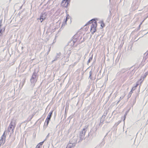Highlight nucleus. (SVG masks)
Listing matches in <instances>:
<instances>
[{
  "label": "nucleus",
  "instance_id": "f257e3e1",
  "mask_svg": "<svg viewBox=\"0 0 148 148\" xmlns=\"http://www.w3.org/2000/svg\"><path fill=\"white\" fill-rule=\"evenodd\" d=\"M90 21H92V24L91 26L90 32L93 34L96 31V27L97 25V22L95 21V20L92 19L88 23H88H91L90 22Z\"/></svg>",
  "mask_w": 148,
  "mask_h": 148
},
{
  "label": "nucleus",
  "instance_id": "f03ea898",
  "mask_svg": "<svg viewBox=\"0 0 148 148\" xmlns=\"http://www.w3.org/2000/svg\"><path fill=\"white\" fill-rule=\"evenodd\" d=\"M9 125L8 127V129L7 132H6V134H5L6 131H5L1 137V139L0 140V147L1 146V145L3 142V141L4 140V142L5 140V138L6 136V135L7 133H8L9 134Z\"/></svg>",
  "mask_w": 148,
  "mask_h": 148
},
{
  "label": "nucleus",
  "instance_id": "7ed1b4c3",
  "mask_svg": "<svg viewBox=\"0 0 148 148\" xmlns=\"http://www.w3.org/2000/svg\"><path fill=\"white\" fill-rule=\"evenodd\" d=\"M70 0H63L61 3V5L64 7H67L69 4Z\"/></svg>",
  "mask_w": 148,
  "mask_h": 148
},
{
  "label": "nucleus",
  "instance_id": "20e7f679",
  "mask_svg": "<svg viewBox=\"0 0 148 148\" xmlns=\"http://www.w3.org/2000/svg\"><path fill=\"white\" fill-rule=\"evenodd\" d=\"M148 75V72H146L144 74V76L143 77H141L140 78V80L141 81L142 80H142L141 81V82H143V80H144V79L147 76V75Z\"/></svg>",
  "mask_w": 148,
  "mask_h": 148
},
{
  "label": "nucleus",
  "instance_id": "39448f33",
  "mask_svg": "<svg viewBox=\"0 0 148 148\" xmlns=\"http://www.w3.org/2000/svg\"><path fill=\"white\" fill-rule=\"evenodd\" d=\"M53 112V111H51L49 113V115L47 116V117L46 119L50 121V119L51 118V115L52 114Z\"/></svg>",
  "mask_w": 148,
  "mask_h": 148
},
{
  "label": "nucleus",
  "instance_id": "423d86ee",
  "mask_svg": "<svg viewBox=\"0 0 148 148\" xmlns=\"http://www.w3.org/2000/svg\"><path fill=\"white\" fill-rule=\"evenodd\" d=\"M44 141L39 143L36 146V148H40L42 146Z\"/></svg>",
  "mask_w": 148,
  "mask_h": 148
},
{
  "label": "nucleus",
  "instance_id": "0eeeda50",
  "mask_svg": "<svg viewBox=\"0 0 148 148\" xmlns=\"http://www.w3.org/2000/svg\"><path fill=\"white\" fill-rule=\"evenodd\" d=\"M73 144L71 143H70L68 144L66 148H73Z\"/></svg>",
  "mask_w": 148,
  "mask_h": 148
},
{
  "label": "nucleus",
  "instance_id": "6e6552de",
  "mask_svg": "<svg viewBox=\"0 0 148 148\" xmlns=\"http://www.w3.org/2000/svg\"><path fill=\"white\" fill-rule=\"evenodd\" d=\"M100 24L101 26L102 27V28H103L104 27L105 25L103 21H101L100 22Z\"/></svg>",
  "mask_w": 148,
  "mask_h": 148
},
{
  "label": "nucleus",
  "instance_id": "1a4fd4ad",
  "mask_svg": "<svg viewBox=\"0 0 148 148\" xmlns=\"http://www.w3.org/2000/svg\"><path fill=\"white\" fill-rule=\"evenodd\" d=\"M50 121L46 119L45 121V125H46L47 126L48 125L49 122Z\"/></svg>",
  "mask_w": 148,
  "mask_h": 148
},
{
  "label": "nucleus",
  "instance_id": "9d476101",
  "mask_svg": "<svg viewBox=\"0 0 148 148\" xmlns=\"http://www.w3.org/2000/svg\"><path fill=\"white\" fill-rule=\"evenodd\" d=\"M138 84H137L135 86L132 87V90L130 91V92H132V91L134 90H135L136 89V88L138 86Z\"/></svg>",
  "mask_w": 148,
  "mask_h": 148
},
{
  "label": "nucleus",
  "instance_id": "9b49d317",
  "mask_svg": "<svg viewBox=\"0 0 148 148\" xmlns=\"http://www.w3.org/2000/svg\"><path fill=\"white\" fill-rule=\"evenodd\" d=\"M68 19V18L67 16L65 20H64V22L63 23V24H62V25H64L66 24V22L67 21Z\"/></svg>",
  "mask_w": 148,
  "mask_h": 148
},
{
  "label": "nucleus",
  "instance_id": "f8f14e48",
  "mask_svg": "<svg viewBox=\"0 0 148 148\" xmlns=\"http://www.w3.org/2000/svg\"><path fill=\"white\" fill-rule=\"evenodd\" d=\"M43 17L42 16H41L40 17V21H41V22H42V21H43V18H42V17Z\"/></svg>",
  "mask_w": 148,
  "mask_h": 148
},
{
  "label": "nucleus",
  "instance_id": "ddd939ff",
  "mask_svg": "<svg viewBox=\"0 0 148 148\" xmlns=\"http://www.w3.org/2000/svg\"><path fill=\"white\" fill-rule=\"evenodd\" d=\"M2 20H0V29H1V26H2Z\"/></svg>",
  "mask_w": 148,
  "mask_h": 148
},
{
  "label": "nucleus",
  "instance_id": "4468645a",
  "mask_svg": "<svg viewBox=\"0 0 148 148\" xmlns=\"http://www.w3.org/2000/svg\"><path fill=\"white\" fill-rule=\"evenodd\" d=\"M2 29H0V34H2ZM1 36V35H0V36Z\"/></svg>",
  "mask_w": 148,
  "mask_h": 148
},
{
  "label": "nucleus",
  "instance_id": "2eb2a0df",
  "mask_svg": "<svg viewBox=\"0 0 148 148\" xmlns=\"http://www.w3.org/2000/svg\"><path fill=\"white\" fill-rule=\"evenodd\" d=\"M91 75H92V72L91 71L90 72V76L89 77H90L91 76Z\"/></svg>",
  "mask_w": 148,
  "mask_h": 148
},
{
  "label": "nucleus",
  "instance_id": "dca6fc26",
  "mask_svg": "<svg viewBox=\"0 0 148 148\" xmlns=\"http://www.w3.org/2000/svg\"><path fill=\"white\" fill-rule=\"evenodd\" d=\"M17 148H20V147H18Z\"/></svg>",
  "mask_w": 148,
  "mask_h": 148
},
{
  "label": "nucleus",
  "instance_id": "f3484780",
  "mask_svg": "<svg viewBox=\"0 0 148 148\" xmlns=\"http://www.w3.org/2000/svg\"><path fill=\"white\" fill-rule=\"evenodd\" d=\"M5 28H4L3 31H4L5 30Z\"/></svg>",
  "mask_w": 148,
  "mask_h": 148
}]
</instances>
